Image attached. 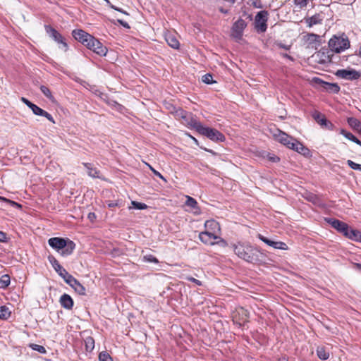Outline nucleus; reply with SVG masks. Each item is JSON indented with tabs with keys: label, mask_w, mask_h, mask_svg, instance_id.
I'll list each match as a JSON object with an SVG mask.
<instances>
[{
	"label": "nucleus",
	"mask_w": 361,
	"mask_h": 361,
	"mask_svg": "<svg viewBox=\"0 0 361 361\" xmlns=\"http://www.w3.org/2000/svg\"><path fill=\"white\" fill-rule=\"evenodd\" d=\"M48 243L50 247L57 251L61 250V254L62 256L71 255L75 247V244L72 240L58 237L49 238Z\"/></svg>",
	"instance_id": "1"
},
{
	"label": "nucleus",
	"mask_w": 361,
	"mask_h": 361,
	"mask_svg": "<svg viewBox=\"0 0 361 361\" xmlns=\"http://www.w3.org/2000/svg\"><path fill=\"white\" fill-rule=\"evenodd\" d=\"M235 254L247 262H252L256 259L254 247L249 243L238 242L232 245Z\"/></svg>",
	"instance_id": "2"
},
{
	"label": "nucleus",
	"mask_w": 361,
	"mask_h": 361,
	"mask_svg": "<svg viewBox=\"0 0 361 361\" xmlns=\"http://www.w3.org/2000/svg\"><path fill=\"white\" fill-rule=\"evenodd\" d=\"M329 47L333 52L341 53L350 47V41L345 34L334 35L329 41Z\"/></svg>",
	"instance_id": "3"
},
{
	"label": "nucleus",
	"mask_w": 361,
	"mask_h": 361,
	"mask_svg": "<svg viewBox=\"0 0 361 361\" xmlns=\"http://www.w3.org/2000/svg\"><path fill=\"white\" fill-rule=\"evenodd\" d=\"M199 133L206 136L212 141L224 142L225 140V136L221 132L214 128L205 127L203 125L200 128Z\"/></svg>",
	"instance_id": "4"
},
{
	"label": "nucleus",
	"mask_w": 361,
	"mask_h": 361,
	"mask_svg": "<svg viewBox=\"0 0 361 361\" xmlns=\"http://www.w3.org/2000/svg\"><path fill=\"white\" fill-rule=\"evenodd\" d=\"M273 136L276 141L291 149L294 147V142L297 141L296 139L279 129L276 130Z\"/></svg>",
	"instance_id": "5"
},
{
	"label": "nucleus",
	"mask_w": 361,
	"mask_h": 361,
	"mask_svg": "<svg viewBox=\"0 0 361 361\" xmlns=\"http://www.w3.org/2000/svg\"><path fill=\"white\" fill-rule=\"evenodd\" d=\"M247 24L245 20L239 18L232 25L231 36L236 41L240 40L243 37V32L247 27Z\"/></svg>",
	"instance_id": "6"
},
{
	"label": "nucleus",
	"mask_w": 361,
	"mask_h": 361,
	"mask_svg": "<svg viewBox=\"0 0 361 361\" xmlns=\"http://www.w3.org/2000/svg\"><path fill=\"white\" fill-rule=\"evenodd\" d=\"M85 46L99 56H105L107 53L106 47L93 36L91 37Z\"/></svg>",
	"instance_id": "7"
},
{
	"label": "nucleus",
	"mask_w": 361,
	"mask_h": 361,
	"mask_svg": "<svg viewBox=\"0 0 361 361\" xmlns=\"http://www.w3.org/2000/svg\"><path fill=\"white\" fill-rule=\"evenodd\" d=\"M267 17H268V12L266 11H259L256 15V16H255V27L258 31H259L261 32H264L267 30Z\"/></svg>",
	"instance_id": "8"
},
{
	"label": "nucleus",
	"mask_w": 361,
	"mask_h": 361,
	"mask_svg": "<svg viewBox=\"0 0 361 361\" xmlns=\"http://www.w3.org/2000/svg\"><path fill=\"white\" fill-rule=\"evenodd\" d=\"M326 221L334 228L346 237V235L350 228L346 223L333 218L326 219Z\"/></svg>",
	"instance_id": "9"
},
{
	"label": "nucleus",
	"mask_w": 361,
	"mask_h": 361,
	"mask_svg": "<svg viewBox=\"0 0 361 361\" xmlns=\"http://www.w3.org/2000/svg\"><path fill=\"white\" fill-rule=\"evenodd\" d=\"M45 30L54 41L62 44L64 51L68 49L67 43L65 42L62 35L50 25H45Z\"/></svg>",
	"instance_id": "10"
},
{
	"label": "nucleus",
	"mask_w": 361,
	"mask_h": 361,
	"mask_svg": "<svg viewBox=\"0 0 361 361\" xmlns=\"http://www.w3.org/2000/svg\"><path fill=\"white\" fill-rule=\"evenodd\" d=\"M336 76L349 80H357L360 77V73L353 69H341L338 70Z\"/></svg>",
	"instance_id": "11"
},
{
	"label": "nucleus",
	"mask_w": 361,
	"mask_h": 361,
	"mask_svg": "<svg viewBox=\"0 0 361 361\" xmlns=\"http://www.w3.org/2000/svg\"><path fill=\"white\" fill-rule=\"evenodd\" d=\"M49 261L51 264L56 272L66 281L71 274L59 264L58 260L53 256L49 257Z\"/></svg>",
	"instance_id": "12"
},
{
	"label": "nucleus",
	"mask_w": 361,
	"mask_h": 361,
	"mask_svg": "<svg viewBox=\"0 0 361 361\" xmlns=\"http://www.w3.org/2000/svg\"><path fill=\"white\" fill-rule=\"evenodd\" d=\"M200 240L206 245H215V240L219 238V236L210 231H203L199 234Z\"/></svg>",
	"instance_id": "13"
},
{
	"label": "nucleus",
	"mask_w": 361,
	"mask_h": 361,
	"mask_svg": "<svg viewBox=\"0 0 361 361\" xmlns=\"http://www.w3.org/2000/svg\"><path fill=\"white\" fill-rule=\"evenodd\" d=\"M258 238L259 240H261L262 242H264V243H266L267 245H268L269 246H271L274 249H279V250H288L287 245L283 242L271 240L261 234L258 235Z\"/></svg>",
	"instance_id": "14"
},
{
	"label": "nucleus",
	"mask_w": 361,
	"mask_h": 361,
	"mask_svg": "<svg viewBox=\"0 0 361 361\" xmlns=\"http://www.w3.org/2000/svg\"><path fill=\"white\" fill-rule=\"evenodd\" d=\"M183 123L190 128L195 129L198 133L202 126V124L199 122L190 113H188L186 117L183 120Z\"/></svg>",
	"instance_id": "15"
},
{
	"label": "nucleus",
	"mask_w": 361,
	"mask_h": 361,
	"mask_svg": "<svg viewBox=\"0 0 361 361\" xmlns=\"http://www.w3.org/2000/svg\"><path fill=\"white\" fill-rule=\"evenodd\" d=\"M66 283L71 286L78 294L82 295H85V287L72 275L68 276V279L66 281Z\"/></svg>",
	"instance_id": "16"
},
{
	"label": "nucleus",
	"mask_w": 361,
	"mask_h": 361,
	"mask_svg": "<svg viewBox=\"0 0 361 361\" xmlns=\"http://www.w3.org/2000/svg\"><path fill=\"white\" fill-rule=\"evenodd\" d=\"M72 35L73 37L78 40V42H81L85 46L88 42L90 39L91 38L92 35L88 34L87 32H85L82 30H74L72 32Z\"/></svg>",
	"instance_id": "17"
},
{
	"label": "nucleus",
	"mask_w": 361,
	"mask_h": 361,
	"mask_svg": "<svg viewBox=\"0 0 361 361\" xmlns=\"http://www.w3.org/2000/svg\"><path fill=\"white\" fill-rule=\"evenodd\" d=\"M314 80L316 82L321 84L322 87L328 92L338 93L340 91V87L336 83L324 82L319 78H315Z\"/></svg>",
	"instance_id": "18"
},
{
	"label": "nucleus",
	"mask_w": 361,
	"mask_h": 361,
	"mask_svg": "<svg viewBox=\"0 0 361 361\" xmlns=\"http://www.w3.org/2000/svg\"><path fill=\"white\" fill-rule=\"evenodd\" d=\"M165 39L167 44L172 48L178 49L180 47V43L174 33L166 32L164 35Z\"/></svg>",
	"instance_id": "19"
},
{
	"label": "nucleus",
	"mask_w": 361,
	"mask_h": 361,
	"mask_svg": "<svg viewBox=\"0 0 361 361\" xmlns=\"http://www.w3.org/2000/svg\"><path fill=\"white\" fill-rule=\"evenodd\" d=\"M31 110L34 114L37 116H44L47 118L49 121H50L51 123H55L53 116L49 113L43 110L36 104H34Z\"/></svg>",
	"instance_id": "20"
},
{
	"label": "nucleus",
	"mask_w": 361,
	"mask_h": 361,
	"mask_svg": "<svg viewBox=\"0 0 361 361\" xmlns=\"http://www.w3.org/2000/svg\"><path fill=\"white\" fill-rule=\"evenodd\" d=\"M204 227L206 228V231L214 232L216 234L220 231L219 224L214 219L206 221Z\"/></svg>",
	"instance_id": "21"
},
{
	"label": "nucleus",
	"mask_w": 361,
	"mask_h": 361,
	"mask_svg": "<svg viewBox=\"0 0 361 361\" xmlns=\"http://www.w3.org/2000/svg\"><path fill=\"white\" fill-rule=\"evenodd\" d=\"M60 304L63 308L71 310L73 306V300L69 295L64 293L60 298Z\"/></svg>",
	"instance_id": "22"
},
{
	"label": "nucleus",
	"mask_w": 361,
	"mask_h": 361,
	"mask_svg": "<svg viewBox=\"0 0 361 361\" xmlns=\"http://www.w3.org/2000/svg\"><path fill=\"white\" fill-rule=\"evenodd\" d=\"M295 143V145H294V147H293V150H295L297 152L305 156V157H309L310 156V149L305 147L301 142H300L299 141H296L294 142Z\"/></svg>",
	"instance_id": "23"
},
{
	"label": "nucleus",
	"mask_w": 361,
	"mask_h": 361,
	"mask_svg": "<svg viewBox=\"0 0 361 361\" xmlns=\"http://www.w3.org/2000/svg\"><path fill=\"white\" fill-rule=\"evenodd\" d=\"M346 238L355 240L357 242L361 243V232L356 229H353L350 228L347 235Z\"/></svg>",
	"instance_id": "24"
},
{
	"label": "nucleus",
	"mask_w": 361,
	"mask_h": 361,
	"mask_svg": "<svg viewBox=\"0 0 361 361\" xmlns=\"http://www.w3.org/2000/svg\"><path fill=\"white\" fill-rule=\"evenodd\" d=\"M84 166L87 170V173L90 177L92 178H100L99 176V171H98L96 168H93L92 164L90 163H83Z\"/></svg>",
	"instance_id": "25"
},
{
	"label": "nucleus",
	"mask_w": 361,
	"mask_h": 361,
	"mask_svg": "<svg viewBox=\"0 0 361 361\" xmlns=\"http://www.w3.org/2000/svg\"><path fill=\"white\" fill-rule=\"evenodd\" d=\"M340 133L349 140H351L352 142L361 146V141L359 139H357L355 135H353L351 133L348 132L343 129H341Z\"/></svg>",
	"instance_id": "26"
},
{
	"label": "nucleus",
	"mask_w": 361,
	"mask_h": 361,
	"mask_svg": "<svg viewBox=\"0 0 361 361\" xmlns=\"http://www.w3.org/2000/svg\"><path fill=\"white\" fill-rule=\"evenodd\" d=\"M317 356L323 360H326L329 357V353L323 346H319L317 348Z\"/></svg>",
	"instance_id": "27"
},
{
	"label": "nucleus",
	"mask_w": 361,
	"mask_h": 361,
	"mask_svg": "<svg viewBox=\"0 0 361 361\" xmlns=\"http://www.w3.org/2000/svg\"><path fill=\"white\" fill-rule=\"evenodd\" d=\"M348 123L352 128L361 133V122L359 120L355 118H349Z\"/></svg>",
	"instance_id": "28"
},
{
	"label": "nucleus",
	"mask_w": 361,
	"mask_h": 361,
	"mask_svg": "<svg viewBox=\"0 0 361 361\" xmlns=\"http://www.w3.org/2000/svg\"><path fill=\"white\" fill-rule=\"evenodd\" d=\"M85 350L87 352H91L94 348V340L92 337L88 336L85 339Z\"/></svg>",
	"instance_id": "29"
},
{
	"label": "nucleus",
	"mask_w": 361,
	"mask_h": 361,
	"mask_svg": "<svg viewBox=\"0 0 361 361\" xmlns=\"http://www.w3.org/2000/svg\"><path fill=\"white\" fill-rule=\"evenodd\" d=\"M307 23L310 27H312L314 25H317L321 23L322 21V18L319 14L314 15L307 19Z\"/></svg>",
	"instance_id": "30"
},
{
	"label": "nucleus",
	"mask_w": 361,
	"mask_h": 361,
	"mask_svg": "<svg viewBox=\"0 0 361 361\" xmlns=\"http://www.w3.org/2000/svg\"><path fill=\"white\" fill-rule=\"evenodd\" d=\"M313 118H314V120L321 126H324V124H326V118L324 117V115H322V114H320L319 112H314L313 114Z\"/></svg>",
	"instance_id": "31"
},
{
	"label": "nucleus",
	"mask_w": 361,
	"mask_h": 361,
	"mask_svg": "<svg viewBox=\"0 0 361 361\" xmlns=\"http://www.w3.org/2000/svg\"><path fill=\"white\" fill-rule=\"evenodd\" d=\"M11 282V278L8 274H4L0 278V287L5 288L8 286Z\"/></svg>",
	"instance_id": "32"
},
{
	"label": "nucleus",
	"mask_w": 361,
	"mask_h": 361,
	"mask_svg": "<svg viewBox=\"0 0 361 361\" xmlns=\"http://www.w3.org/2000/svg\"><path fill=\"white\" fill-rule=\"evenodd\" d=\"M11 311L6 306L0 307V319H7L11 316Z\"/></svg>",
	"instance_id": "33"
},
{
	"label": "nucleus",
	"mask_w": 361,
	"mask_h": 361,
	"mask_svg": "<svg viewBox=\"0 0 361 361\" xmlns=\"http://www.w3.org/2000/svg\"><path fill=\"white\" fill-rule=\"evenodd\" d=\"M185 204L188 207H191L192 209H199V208L197 207V202L196 201L195 199H194L192 197L187 196V200H186V202H185Z\"/></svg>",
	"instance_id": "34"
},
{
	"label": "nucleus",
	"mask_w": 361,
	"mask_h": 361,
	"mask_svg": "<svg viewBox=\"0 0 361 361\" xmlns=\"http://www.w3.org/2000/svg\"><path fill=\"white\" fill-rule=\"evenodd\" d=\"M173 109H174V111L173 112L176 116L182 118L183 120L184 118L186 117V115L188 112L183 110L182 109H176L174 106H172Z\"/></svg>",
	"instance_id": "35"
},
{
	"label": "nucleus",
	"mask_w": 361,
	"mask_h": 361,
	"mask_svg": "<svg viewBox=\"0 0 361 361\" xmlns=\"http://www.w3.org/2000/svg\"><path fill=\"white\" fill-rule=\"evenodd\" d=\"M40 90L48 99H49L50 100H53L54 97L51 94L50 90L47 87L44 85H41Z\"/></svg>",
	"instance_id": "36"
},
{
	"label": "nucleus",
	"mask_w": 361,
	"mask_h": 361,
	"mask_svg": "<svg viewBox=\"0 0 361 361\" xmlns=\"http://www.w3.org/2000/svg\"><path fill=\"white\" fill-rule=\"evenodd\" d=\"M99 361H113L110 355L106 351H102L99 353Z\"/></svg>",
	"instance_id": "37"
},
{
	"label": "nucleus",
	"mask_w": 361,
	"mask_h": 361,
	"mask_svg": "<svg viewBox=\"0 0 361 361\" xmlns=\"http://www.w3.org/2000/svg\"><path fill=\"white\" fill-rule=\"evenodd\" d=\"M131 204L133 205V207L135 209H140V210L146 209L148 207L146 204L142 203V202H138L136 201H132Z\"/></svg>",
	"instance_id": "38"
},
{
	"label": "nucleus",
	"mask_w": 361,
	"mask_h": 361,
	"mask_svg": "<svg viewBox=\"0 0 361 361\" xmlns=\"http://www.w3.org/2000/svg\"><path fill=\"white\" fill-rule=\"evenodd\" d=\"M347 164L352 169L361 171V164H357L352 160H348Z\"/></svg>",
	"instance_id": "39"
},
{
	"label": "nucleus",
	"mask_w": 361,
	"mask_h": 361,
	"mask_svg": "<svg viewBox=\"0 0 361 361\" xmlns=\"http://www.w3.org/2000/svg\"><path fill=\"white\" fill-rule=\"evenodd\" d=\"M31 348L40 353H46V349L44 348V347H43L42 345H37V344H32L31 345Z\"/></svg>",
	"instance_id": "40"
},
{
	"label": "nucleus",
	"mask_w": 361,
	"mask_h": 361,
	"mask_svg": "<svg viewBox=\"0 0 361 361\" xmlns=\"http://www.w3.org/2000/svg\"><path fill=\"white\" fill-rule=\"evenodd\" d=\"M144 260L148 262L158 263V259L152 255H145Z\"/></svg>",
	"instance_id": "41"
},
{
	"label": "nucleus",
	"mask_w": 361,
	"mask_h": 361,
	"mask_svg": "<svg viewBox=\"0 0 361 361\" xmlns=\"http://www.w3.org/2000/svg\"><path fill=\"white\" fill-rule=\"evenodd\" d=\"M309 0H294V4L300 8H304L307 5Z\"/></svg>",
	"instance_id": "42"
},
{
	"label": "nucleus",
	"mask_w": 361,
	"mask_h": 361,
	"mask_svg": "<svg viewBox=\"0 0 361 361\" xmlns=\"http://www.w3.org/2000/svg\"><path fill=\"white\" fill-rule=\"evenodd\" d=\"M202 81L207 84H212L213 82L212 75L207 73L202 76Z\"/></svg>",
	"instance_id": "43"
},
{
	"label": "nucleus",
	"mask_w": 361,
	"mask_h": 361,
	"mask_svg": "<svg viewBox=\"0 0 361 361\" xmlns=\"http://www.w3.org/2000/svg\"><path fill=\"white\" fill-rule=\"evenodd\" d=\"M107 205L109 208H112L114 207H121V202L120 200L108 201Z\"/></svg>",
	"instance_id": "44"
},
{
	"label": "nucleus",
	"mask_w": 361,
	"mask_h": 361,
	"mask_svg": "<svg viewBox=\"0 0 361 361\" xmlns=\"http://www.w3.org/2000/svg\"><path fill=\"white\" fill-rule=\"evenodd\" d=\"M216 240H217V241H215V244L219 245L222 247L227 246V245H228L227 242L224 239L219 237V238H217Z\"/></svg>",
	"instance_id": "45"
},
{
	"label": "nucleus",
	"mask_w": 361,
	"mask_h": 361,
	"mask_svg": "<svg viewBox=\"0 0 361 361\" xmlns=\"http://www.w3.org/2000/svg\"><path fill=\"white\" fill-rule=\"evenodd\" d=\"M20 100L26 105L30 109L32 108L35 104L30 102L25 97H21Z\"/></svg>",
	"instance_id": "46"
},
{
	"label": "nucleus",
	"mask_w": 361,
	"mask_h": 361,
	"mask_svg": "<svg viewBox=\"0 0 361 361\" xmlns=\"http://www.w3.org/2000/svg\"><path fill=\"white\" fill-rule=\"evenodd\" d=\"M20 100L26 105L30 109L32 108L35 104L30 102L25 97H21Z\"/></svg>",
	"instance_id": "47"
},
{
	"label": "nucleus",
	"mask_w": 361,
	"mask_h": 361,
	"mask_svg": "<svg viewBox=\"0 0 361 361\" xmlns=\"http://www.w3.org/2000/svg\"><path fill=\"white\" fill-rule=\"evenodd\" d=\"M149 168L155 176L164 180L165 182L166 181V178L159 171L154 169L152 166H149Z\"/></svg>",
	"instance_id": "48"
},
{
	"label": "nucleus",
	"mask_w": 361,
	"mask_h": 361,
	"mask_svg": "<svg viewBox=\"0 0 361 361\" xmlns=\"http://www.w3.org/2000/svg\"><path fill=\"white\" fill-rule=\"evenodd\" d=\"M187 279L189 281L196 283L197 286H202V282L193 277H188Z\"/></svg>",
	"instance_id": "49"
},
{
	"label": "nucleus",
	"mask_w": 361,
	"mask_h": 361,
	"mask_svg": "<svg viewBox=\"0 0 361 361\" xmlns=\"http://www.w3.org/2000/svg\"><path fill=\"white\" fill-rule=\"evenodd\" d=\"M6 234L3 231H0V242L4 243L6 242Z\"/></svg>",
	"instance_id": "50"
},
{
	"label": "nucleus",
	"mask_w": 361,
	"mask_h": 361,
	"mask_svg": "<svg viewBox=\"0 0 361 361\" xmlns=\"http://www.w3.org/2000/svg\"><path fill=\"white\" fill-rule=\"evenodd\" d=\"M117 21L123 27H124L126 28H130V26H129V25H128V23L127 22L123 21V20H120V19H118Z\"/></svg>",
	"instance_id": "51"
},
{
	"label": "nucleus",
	"mask_w": 361,
	"mask_h": 361,
	"mask_svg": "<svg viewBox=\"0 0 361 361\" xmlns=\"http://www.w3.org/2000/svg\"><path fill=\"white\" fill-rule=\"evenodd\" d=\"M322 127L329 130H331L334 127V125L330 121L326 120V124H324Z\"/></svg>",
	"instance_id": "52"
},
{
	"label": "nucleus",
	"mask_w": 361,
	"mask_h": 361,
	"mask_svg": "<svg viewBox=\"0 0 361 361\" xmlns=\"http://www.w3.org/2000/svg\"><path fill=\"white\" fill-rule=\"evenodd\" d=\"M110 7H111V8H113V9L116 10V11H119V12H121V13H123V14L128 15V13L126 11H123V9H121V8H117V7H116V6H114V5H110Z\"/></svg>",
	"instance_id": "53"
},
{
	"label": "nucleus",
	"mask_w": 361,
	"mask_h": 361,
	"mask_svg": "<svg viewBox=\"0 0 361 361\" xmlns=\"http://www.w3.org/2000/svg\"><path fill=\"white\" fill-rule=\"evenodd\" d=\"M88 217H89V219H90L91 221H92V220H93V219H95V217H96V216H95V214H94V213H90V214H88Z\"/></svg>",
	"instance_id": "54"
},
{
	"label": "nucleus",
	"mask_w": 361,
	"mask_h": 361,
	"mask_svg": "<svg viewBox=\"0 0 361 361\" xmlns=\"http://www.w3.org/2000/svg\"><path fill=\"white\" fill-rule=\"evenodd\" d=\"M310 38H312L314 39H316L319 38V35H317L316 34H310Z\"/></svg>",
	"instance_id": "55"
},
{
	"label": "nucleus",
	"mask_w": 361,
	"mask_h": 361,
	"mask_svg": "<svg viewBox=\"0 0 361 361\" xmlns=\"http://www.w3.org/2000/svg\"><path fill=\"white\" fill-rule=\"evenodd\" d=\"M278 361H288V359L286 357H280Z\"/></svg>",
	"instance_id": "56"
},
{
	"label": "nucleus",
	"mask_w": 361,
	"mask_h": 361,
	"mask_svg": "<svg viewBox=\"0 0 361 361\" xmlns=\"http://www.w3.org/2000/svg\"><path fill=\"white\" fill-rule=\"evenodd\" d=\"M219 11L223 13H228V11L227 10H225L222 8H219Z\"/></svg>",
	"instance_id": "57"
},
{
	"label": "nucleus",
	"mask_w": 361,
	"mask_h": 361,
	"mask_svg": "<svg viewBox=\"0 0 361 361\" xmlns=\"http://www.w3.org/2000/svg\"><path fill=\"white\" fill-rule=\"evenodd\" d=\"M355 266L360 270H361V264H355Z\"/></svg>",
	"instance_id": "58"
},
{
	"label": "nucleus",
	"mask_w": 361,
	"mask_h": 361,
	"mask_svg": "<svg viewBox=\"0 0 361 361\" xmlns=\"http://www.w3.org/2000/svg\"><path fill=\"white\" fill-rule=\"evenodd\" d=\"M0 200L7 202L8 201L6 198L0 196Z\"/></svg>",
	"instance_id": "59"
},
{
	"label": "nucleus",
	"mask_w": 361,
	"mask_h": 361,
	"mask_svg": "<svg viewBox=\"0 0 361 361\" xmlns=\"http://www.w3.org/2000/svg\"><path fill=\"white\" fill-rule=\"evenodd\" d=\"M271 159L273 161H276V160H279V159L278 157H274V158H271Z\"/></svg>",
	"instance_id": "60"
},
{
	"label": "nucleus",
	"mask_w": 361,
	"mask_h": 361,
	"mask_svg": "<svg viewBox=\"0 0 361 361\" xmlns=\"http://www.w3.org/2000/svg\"><path fill=\"white\" fill-rule=\"evenodd\" d=\"M255 7L259 8L260 6H258V4H255Z\"/></svg>",
	"instance_id": "61"
},
{
	"label": "nucleus",
	"mask_w": 361,
	"mask_h": 361,
	"mask_svg": "<svg viewBox=\"0 0 361 361\" xmlns=\"http://www.w3.org/2000/svg\"><path fill=\"white\" fill-rule=\"evenodd\" d=\"M255 7L259 8L260 6H258V4H255Z\"/></svg>",
	"instance_id": "62"
},
{
	"label": "nucleus",
	"mask_w": 361,
	"mask_h": 361,
	"mask_svg": "<svg viewBox=\"0 0 361 361\" xmlns=\"http://www.w3.org/2000/svg\"><path fill=\"white\" fill-rule=\"evenodd\" d=\"M105 1L108 3V4H109V6L111 5L109 0H105Z\"/></svg>",
	"instance_id": "63"
}]
</instances>
